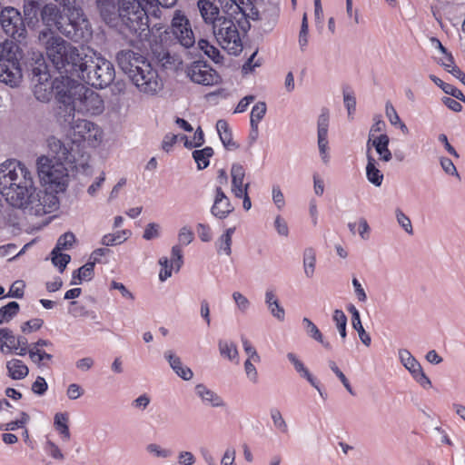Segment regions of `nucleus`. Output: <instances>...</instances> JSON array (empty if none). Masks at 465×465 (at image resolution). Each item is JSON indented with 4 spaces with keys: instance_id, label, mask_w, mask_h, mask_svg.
Segmentation results:
<instances>
[{
    "instance_id": "5",
    "label": "nucleus",
    "mask_w": 465,
    "mask_h": 465,
    "mask_svg": "<svg viewBox=\"0 0 465 465\" xmlns=\"http://www.w3.org/2000/svg\"><path fill=\"white\" fill-rule=\"evenodd\" d=\"M230 10L223 11V16L212 29L219 45L228 54L237 55L242 51V36L250 24L247 10Z\"/></svg>"
},
{
    "instance_id": "37",
    "label": "nucleus",
    "mask_w": 465,
    "mask_h": 465,
    "mask_svg": "<svg viewBox=\"0 0 465 465\" xmlns=\"http://www.w3.org/2000/svg\"><path fill=\"white\" fill-rule=\"evenodd\" d=\"M40 10V5L37 0H25L24 13L25 19L28 20V24L37 21L38 12Z\"/></svg>"
},
{
    "instance_id": "64",
    "label": "nucleus",
    "mask_w": 465,
    "mask_h": 465,
    "mask_svg": "<svg viewBox=\"0 0 465 465\" xmlns=\"http://www.w3.org/2000/svg\"><path fill=\"white\" fill-rule=\"evenodd\" d=\"M177 142V135L167 134L162 143V148L165 152H169Z\"/></svg>"
},
{
    "instance_id": "31",
    "label": "nucleus",
    "mask_w": 465,
    "mask_h": 465,
    "mask_svg": "<svg viewBox=\"0 0 465 465\" xmlns=\"http://www.w3.org/2000/svg\"><path fill=\"white\" fill-rule=\"evenodd\" d=\"M197 394L203 399V401L210 402L213 406L218 407L223 406V401L216 393L207 389L204 385L199 384L196 386Z\"/></svg>"
},
{
    "instance_id": "50",
    "label": "nucleus",
    "mask_w": 465,
    "mask_h": 465,
    "mask_svg": "<svg viewBox=\"0 0 465 465\" xmlns=\"http://www.w3.org/2000/svg\"><path fill=\"white\" fill-rule=\"evenodd\" d=\"M44 324V321L40 318L31 319L22 325L21 329L24 332H32L39 330Z\"/></svg>"
},
{
    "instance_id": "42",
    "label": "nucleus",
    "mask_w": 465,
    "mask_h": 465,
    "mask_svg": "<svg viewBox=\"0 0 465 465\" xmlns=\"http://www.w3.org/2000/svg\"><path fill=\"white\" fill-rule=\"evenodd\" d=\"M71 257L69 254L62 253L61 251L54 249L52 251V262L63 272L66 265L70 262Z\"/></svg>"
},
{
    "instance_id": "47",
    "label": "nucleus",
    "mask_w": 465,
    "mask_h": 465,
    "mask_svg": "<svg viewBox=\"0 0 465 465\" xmlns=\"http://www.w3.org/2000/svg\"><path fill=\"white\" fill-rule=\"evenodd\" d=\"M74 241H75V237H74V233L65 232L58 238L56 246L54 249H55L56 251L68 249L73 245Z\"/></svg>"
},
{
    "instance_id": "11",
    "label": "nucleus",
    "mask_w": 465,
    "mask_h": 465,
    "mask_svg": "<svg viewBox=\"0 0 465 465\" xmlns=\"http://www.w3.org/2000/svg\"><path fill=\"white\" fill-rule=\"evenodd\" d=\"M19 46L13 41L0 44V81L16 86L22 78L18 58Z\"/></svg>"
},
{
    "instance_id": "34",
    "label": "nucleus",
    "mask_w": 465,
    "mask_h": 465,
    "mask_svg": "<svg viewBox=\"0 0 465 465\" xmlns=\"http://www.w3.org/2000/svg\"><path fill=\"white\" fill-rule=\"evenodd\" d=\"M266 110L267 107L264 102H259L253 105L251 112V126L255 132H257L259 123L264 117Z\"/></svg>"
},
{
    "instance_id": "48",
    "label": "nucleus",
    "mask_w": 465,
    "mask_h": 465,
    "mask_svg": "<svg viewBox=\"0 0 465 465\" xmlns=\"http://www.w3.org/2000/svg\"><path fill=\"white\" fill-rule=\"evenodd\" d=\"M29 420V416L25 413H22V418L20 420H13L10 422H7L5 424H2L0 426L1 430H15L18 428L24 427V425Z\"/></svg>"
},
{
    "instance_id": "38",
    "label": "nucleus",
    "mask_w": 465,
    "mask_h": 465,
    "mask_svg": "<svg viewBox=\"0 0 465 465\" xmlns=\"http://www.w3.org/2000/svg\"><path fill=\"white\" fill-rule=\"evenodd\" d=\"M29 357L32 361L39 367L45 365V361H50L53 356L37 346H32L28 351Z\"/></svg>"
},
{
    "instance_id": "49",
    "label": "nucleus",
    "mask_w": 465,
    "mask_h": 465,
    "mask_svg": "<svg viewBox=\"0 0 465 465\" xmlns=\"http://www.w3.org/2000/svg\"><path fill=\"white\" fill-rule=\"evenodd\" d=\"M271 416H272V419L273 420V424L274 426L280 430L282 432H287L288 431V427H287V424L285 422V420H283L281 412L279 410L277 409H273L271 411Z\"/></svg>"
},
{
    "instance_id": "6",
    "label": "nucleus",
    "mask_w": 465,
    "mask_h": 465,
    "mask_svg": "<svg viewBox=\"0 0 465 465\" xmlns=\"http://www.w3.org/2000/svg\"><path fill=\"white\" fill-rule=\"evenodd\" d=\"M34 94L38 101L48 102L54 94L55 99L65 106L70 101V85L72 78L69 76L56 77L51 81L47 65L43 57L35 61V66L32 69Z\"/></svg>"
},
{
    "instance_id": "21",
    "label": "nucleus",
    "mask_w": 465,
    "mask_h": 465,
    "mask_svg": "<svg viewBox=\"0 0 465 465\" xmlns=\"http://www.w3.org/2000/svg\"><path fill=\"white\" fill-rule=\"evenodd\" d=\"M389 136L385 134H381L374 138H369L367 142V154L371 153V147H373L380 154L381 160L389 162L392 157L389 150Z\"/></svg>"
},
{
    "instance_id": "44",
    "label": "nucleus",
    "mask_w": 465,
    "mask_h": 465,
    "mask_svg": "<svg viewBox=\"0 0 465 465\" xmlns=\"http://www.w3.org/2000/svg\"><path fill=\"white\" fill-rule=\"evenodd\" d=\"M127 233H128V232H126V231H121V232H117L115 233L105 234L102 238V244L110 246V245L122 243L124 241L126 240Z\"/></svg>"
},
{
    "instance_id": "28",
    "label": "nucleus",
    "mask_w": 465,
    "mask_h": 465,
    "mask_svg": "<svg viewBox=\"0 0 465 465\" xmlns=\"http://www.w3.org/2000/svg\"><path fill=\"white\" fill-rule=\"evenodd\" d=\"M94 273V262H88L77 271L73 272V284L81 283L82 281H89Z\"/></svg>"
},
{
    "instance_id": "4",
    "label": "nucleus",
    "mask_w": 465,
    "mask_h": 465,
    "mask_svg": "<svg viewBox=\"0 0 465 465\" xmlns=\"http://www.w3.org/2000/svg\"><path fill=\"white\" fill-rule=\"evenodd\" d=\"M116 61L140 92L153 94L162 89L157 70L144 56L132 50H122L117 53Z\"/></svg>"
},
{
    "instance_id": "43",
    "label": "nucleus",
    "mask_w": 465,
    "mask_h": 465,
    "mask_svg": "<svg viewBox=\"0 0 465 465\" xmlns=\"http://www.w3.org/2000/svg\"><path fill=\"white\" fill-rule=\"evenodd\" d=\"M302 324L307 334L315 341L323 343V336L318 327L308 318H303Z\"/></svg>"
},
{
    "instance_id": "56",
    "label": "nucleus",
    "mask_w": 465,
    "mask_h": 465,
    "mask_svg": "<svg viewBox=\"0 0 465 465\" xmlns=\"http://www.w3.org/2000/svg\"><path fill=\"white\" fill-rule=\"evenodd\" d=\"M443 92L447 94L453 96L454 98L465 102V96L462 92L450 84H444Z\"/></svg>"
},
{
    "instance_id": "54",
    "label": "nucleus",
    "mask_w": 465,
    "mask_h": 465,
    "mask_svg": "<svg viewBox=\"0 0 465 465\" xmlns=\"http://www.w3.org/2000/svg\"><path fill=\"white\" fill-rule=\"evenodd\" d=\"M25 284L23 282H15L6 295V297L22 298L24 296Z\"/></svg>"
},
{
    "instance_id": "29",
    "label": "nucleus",
    "mask_w": 465,
    "mask_h": 465,
    "mask_svg": "<svg viewBox=\"0 0 465 465\" xmlns=\"http://www.w3.org/2000/svg\"><path fill=\"white\" fill-rule=\"evenodd\" d=\"M213 155V149L210 146H206L201 150H194L193 152V157L197 163L199 170H203L208 167L210 163V158Z\"/></svg>"
},
{
    "instance_id": "25",
    "label": "nucleus",
    "mask_w": 465,
    "mask_h": 465,
    "mask_svg": "<svg viewBox=\"0 0 465 465\" xmlns=\"http://www.w3.org/2000/svg\"><path fill=\"white\" fill-rule=\"evenodd\" d=\"M8 376L13 380H23L29 372L26 364L19 359H11L6 362Z\"/></svg>"
},
{
    "instance_id": "36",
    "label": "nucleus",
    "mask_w": 465,
    "mask_h": 465,
    "mask_svg": "<svg viewBox=\"0 0 465 465\" xmlns=\"http://www.w3.org/2000/svg\"><path fill=\"white\" fill-rule=\"evenodd\" d=\"M199 48L213 61L219 63L222 61L223 56L220 54L218 48L211 45L209 41L205 39H200L198 42Z\"/></svg>"
},
{
    "instance_id": "52",
    "label": "nucleus",
    "mask_w": 465,
    "mask_h": 465,
    "mask_svg": "<svg viewBox=\"0 0 465 465\" xmlns=\"http://www.w3.org/2000/svg\"><path fill=\"white\" fill-rule=\"evenodd\" d=\"M28 341L25 336L16 337L15 353L20 356H25L28 353Z\"/></svg>"
},
{
    "instance_id": "32",
    "label": "nucleus",
    "mask_w": 465,
    "mask_h": 465,
    "mask_svg": "<svg viewBox=\"0 0 465 465\" xmlns=\"http://www.w3.org/2000/svg\"><path fill=\"white\" fill-rule=\"evenodd\" d=\"M351 311L352 312L351 322L353 328L358 331L360 339L362 341V343H364L366 346H369L371 344V337L365 331L361 325L359 312L356 310L354 306H351Z\"/></svg>"
},
{
    "instance_id": "41",
    "label": "nucleus",
    "mask_w": 465,
    "mask_h": 465,
    "mask_svg": "<svg viewBox=\"0 0 465 465\" xmlns=\"http://www.w3.org/2000/svg\"><path fill=\"white\" fill-rule=\"evenodd\" d=\"M219 350L222 356L229 359L234 360L238 356L237 347L232 342H228L226 341H219Z\"/></svg>"
},
{
    "instance_id": "26",
    "label": "nucleus",
    "mask_w": 465,
    "mask_h": 465,
    "mask_svg": "<svg viewBox=\"0 0 465 465\" xmlns=\"http://www.w3.org/2000/svg\"><path fill=\"white\" fill-rule=\"evenodd\" d=\"M289 361L293 364L296 371L300 373V375L305 378L314 388L318 390L320 395L323 397L322 391L320 390L316 379L311 374L308 369L304 366V364L295 356V354L290 352L287 355Z\"/></svg>"
},
{
    "instance_id": "63",
    "label": "nucleus",
    "mask_w": 465,
    "mask_h": 465,
    "mask_svg": "<svg viewBox=\"0 0 465 465\" xmlns=\"http://www.w3.org/2000/svg\"><path fill=\"white\" fill-rule=\"evenodd\" d=\"M67 396L71 400H76L84 394L83 389L76 383H72L67 389Z\"/></svg>"
},
{
    "instance_id": "2",
    "label": "nucleus",
    "mask_w": 465,
    "mask_h": 465,
    "mask_svg": "<svg viewBox=\"0 0 465 465\" xmlns=\"http://www.w3.org/2000/svg\"><path fill=\"white\" fill-rule=\"evenodd\" d=\"M103 20L110 26H117L120 20L131 34L140 40L146 37L150 32L149 17L146 12L147 0H119L118 13L109 1L97 0Z\"/></svg>"
},
{
    "instance_id": "53",
    "label": "nucleus",
    "mask_w": 465,
    "mask_h": 465,
    "mask_svg": "<svg viewBox=\"0 0 465 465\" xmlns=\"http://www.w3.org/2000/svg\"><path fill=\"white\" fill-rule=\"evenodd\" d=\"M242 341L243 349L248 355V359L252 360L255 362L260 361V356L258 355L255 348L251 344V342L245 338H242Z\"/></svg>"
},
{
    "instance_id": "20",
    "label": "nucleus",
    "mask_w": 465,
    "mask_h": 465,
    "mask_svg": "<svg viewBox=\"0 0 465 465\" xmlns=\"http://www.w3.org/2000/svg\"><path fill=\"white\" fill-rule=\"evenodd\" d=\"M160 264L163 268L160 271L159 278L162 282L165 281L172 275V267L174 265L176 267V271H179L183 261V253L182 248L179 245H174L172 248V265L169 267L168 259L166 257L160 259Z\"/></svg>"
},
{
    "instance_id": "18",
    "label": "nucleus",
    "mask_w": 465,
    "mask_h": 465,
    "mask_svg": "<svg viewBox=\"0 0 465 465\" xmlns=\"http://www.w3.org/2000/svg\"><path fill=\"white\" fill-rule=\"evenodd\" d=\"M400 357L404 366L410 371L415 381L423 388L430 386V381L423 372L420 364L410 354L408 351H400Z\"/></svg>"
},
{
    "instance_id": "8",
    "label": "nucleus",
    "mask_w": 465,
    "mask_h": 465,
    "mask_svg": "<svg viewBox=\"0 0 465 465\" xmlns=\"http://www.w3.org/2000/svg\"><path fill=\"white\" fill-rule=\"evenodd\" d=\"M45 49L47 57L58 70H64L73 75L74 67H77L83 59L86 48L82 46L79 49L61 37L52 36L46 42Z\"/></svg>"
},
{
    "instance_id": "22",
    "label": "nucleus",
    "mask_w": 465,
    "mask_h": 465,
    "mask_svg": "<svg viewBox=\"0 0 465 465\" xmlns=\"http://www.w3.org/2000/svg\"><path fill=\"white\" fill-rule=\"evenodd\" d=\"M197 5L204 23L212 25V28L223 16L219 7L210 0H199Z\"/></svg>"
},
{
    "instance_id": "30",
    "label": "nucleus",
    "mask_w": 465,
    "mask_h": 465,
    "mask_svg": "<svg viewBox=\"0 0 465 465\" xmlns=\"http://www.w3.org/2000/svg\"><path fill=\"white\" fill-rule=\"evenodd\" d=\"M266 303L272 314L279 321H283L285 317L284 309L279 304L274 293L272 291L266 292Z\"/></svg>"
},
{
    "instance_id": "9",
    "label": "nucleus",
    "mask_w": 465,
    "mask_h": 465,
    "mask_svg": "<svg viewBox=\"0 0 465 465\" xmlns=\"http://www.w3.org/2000/svg\"><path fill=\"white\" fill-rule=\"evenodd\" d=\"M70 101L65 104L69 113L77 111L82 114L97 115L104 112V103L99 94L72 79L70 85Z\"/></svg>"
},
{
    "instance_id": "13",
    "label": "nucleus",
    "mask_w": 465,
    "mask_h": 465,
    "mask_svg": "<svg viewBox=\"0 0 465 465\" xmlns=\"http://www.w3.org/2000/svg\"><path fill=\"white\" fill-rule=\"evenodd\" d=\"M48 147L53 154V160L56 162L65 163L72 164L74 167H84L87 165L89 154L86 152L77 149L75 145L71 143L70 147L66 146L59 139L51 137L48 139Z\"/></svg>"
},
{
    "instance_id": "35",
    "label": "nucleus",
    "mask_w": 465,
    "mask_h": 465,
    "mask_svg": "<svg viewBox=\"0 0 465 465\" xmlns=\"http://www.w3.org/2000/svg\"><path fill=\"white\" fill-rule=\"evenodd\" d=\"M316 264V253L312 248H307L303 253V268L307 277H312Z\"/></svg>"
},
{
    "instance_id": "59",
    "label": "nucleus",
    "mask_w": 465,
    "mask_h": 465,
    "mask_svg": "<svg viewBox=\"0 0 465 465\" xmlns=\"http://www.w3.org/2000/svg\"><path fill=\"white\" fill-rule=\"evenodd\" d=\"M343 100H344V104L348 110L349 115L352 114L355 112V108H356V99H355L354 95L344 91Z\"/></svg>"
},
{
    "instance_id": "7",
    "label": "nucleus",
    "mask_w": 465,
    "mask_h": 465,
    "mask_svg": "<svg viewBox=\"0 0 465 465\" xmlns=\"http://www.w3.org/2000/svg\"><path fill=\"white\" fill-rule=\"evenodd\" d=\"M82 58L77 67H74L73 76L95 88H104L114 82V66L109 60L88 47Z\"/></svg>"
},
{
    "instance_id": "46",
    "label": "nucleus",
    "mask_w": 465,
    "mask_h": 465,
    "mask_svg": "<svg viewBox=\"0 0 465 465\" xmlns=\"http://www.w3.org/2000/svg\"><path fill=\"white\" fill-rule=\"evenodd\" d=\"M386 116L392 125L401 124V129H407L406 125L401 122V118L391 103L387 102L385 106Z\"/></svg>"
},
{
    "instance_id": "14",
    "label": "nucleus",
    "mask_w": 465,
    "mask_h": 465,
    "mask_svg": "<svg viewBox=\"0 0 465 465\" xmlns=\"http://www.w3.org/2000/svg\"><path fill=\"white\" fill-rule=\"evenodd\" d=\"M0 24L5 33L14 39H24L26 35L25 19L15 7H5L0 14Z\"/></svg>"
},
{
    "instance_id": "39",
    "label": "nucleus",
    "mask_w": 465,
    "mask_h": 465,
    "mask_svg": "<svg viewBox=\"0 0 465 465\" xmlns=\"http://www.w3.org/2000/svg\"><path fill=\"white\" fill-rule=\"evenodd\" d=\"M20 306L16 302H11L0 308V323L8 322L19 312Z\"/></svg>"
},
{
    "instance_id": "24",
    "label": "nucleus",
    "mask_w": 465,
    "mask_h": 465,
    "mask_svg": "<svg viewBox=\"0 0 465 465\" xmlns=\"http://www.w3.org/2000/svg\"><path fill=\"white\" fill-rule=\"evenodd\" d=\"M216 130L225 149L232 151L239 147L232 139V134L227 121L223 119L218 120L216 123Z\"/></svg>"
},
{
    "instance_id": "10",
    "label": "nucleus",
    "mask_w": 465,
    "mask_h": 465,
    "mask_svg": "<svg viewBox=\"0 0 465 465\" xmlns=\"http://www.w3.org/2000/svg\"><path fill=\"white\" fill-rule=\"evenodd\" d=\"M65 163L56 162L47 156L37 159L38 175L44 185L54 192H64L67 186L68 173Z\"/></svg>"
},
{
    "instance_id": "40",
    "label": "nucleus",
    "mask_w": 465,
    "mask_h": 465,
    "mask_svg": "<svg viewBox=\"0 0 465 465\" xmlns=\"http://www.w3.org/2000/svg\"><path fill=\"white\" fill-rule=\"evenodd\" d=\"M235 232V228H228L225 232L219 239L218 252H223L225 254L230 255L232 252V237Z\"/></svg>"
},
{
    "instance_id": "17",
    "label": "nucleus",
    "mask_w": 465,
    "mask_h": 465,
    "mask_svg": "<svg viewBox=\"0 0 465 465\" xmlns=\"http://www.w3.org/2000/svg\"><path fill=\"white\" fill-rule=\"evenodd\" d=\"M234 211V206L229 197L224 193L222 187L215 189L213 203L211 207V213L221 220L227 218Z\"/></svg>"
},
{
    "instance_id": "23",
    "label": "nucleus",
    "mask_w": 465,
    "mask_h": 465,
    "mask_svg": "<svg viewBox=\"0 0 465 465\" xmlns=\"http://www.w3.org/2000/svg\"><path fill=\"white\" fill-rule=\"evenodd\" d=\"M329 111L323 109L318 119V146L323 159L328 149Z\"/></svg>"
},
{
    "instance_id": "19",
    "label": "nucleus",
    "mask_w": 465,
    "mask_h": 465,
    "mask_svg": "<svg viewBox=\"0 0 465 465\" xmlns=\"http://www.w3.org/2000/svg\"><path fill=\"white\" fill-rule=\"evenodd\" d=\"M245 168L240 163H233L231 168V192L234 196H241L250 188V183L245 182Z\"/></svg>"
},
{
    "instance_id": "33",
    "label": "nucleus",
    "mask_w": 465,
    "mask_h": 465,
    "mask_svg": "<svg viewBox=\"0 0 465 465\" xmlns=\"http://www.w3.org/2000/svg\"><path fill=\"white\" fill-rule=\"evenodd\" d=\"M54 425L59 434L65 440L70 439V430L68 427V415L66 413H56Z\"/></svg>"
},
{
    "instance_id": "61",
    "label": "nucleus",
    "mask_w": 465,
    "mask_h": 465,
    "mask_svg": "<svg viewBox=\"0 0 465 465\" xmlns=\"http://www.w3.org/2000/svg\"><path fill=\"white\" fill-rule=\"evenodd\" d=\"M232 298L241 311L244 312L247 310L250 302L245 296H243L242 293L238 292H235L232 294Z\"/></svg>"
},
{
    "instance_id": "57",
    "label": "nucleus",
    "mask_w": 465,
    "mask_h": 465,
    "mask_svg": "<svg viewBox=\"0 0 465 465\" xmlns=\"http://www.w3.org/2000/svg\"><path fill=\"white\" fill-rule=\"evenodd\" d=\"M178 239L180 243L187 245L193 242V233L189 228L183 227L178 234Z\"/></svg>"
},
{
    "instance_id": "55",
    "label": "nucleus",
    "mask_w": 465,
    "mask_h": 465,
    "mask_svg": "<svg viewBox=\"0 0 465 465\" xmlns=\"http://www.w3.org/2000/svg\"><path fill=\"white\" fill-rule=\"evenodd\" d=\"M47 388L48 385L45 380L41 376H38L32 385V391L38 395L45 394V391H47Z\"/></svg>"
},
{
    "instance_id": "1",
    "label": "nucleus",
    "mask_w": 465,
    "mask_h": 465,
    "mask_svg": "<svg viewBox=\"0 0 465 465\" xmlns=\"http://www.w3.org/2000/svg\"><path fill=\"white\" fill-rule=\"evenodd\" d=\"M0 193L11 206L20 209L39 201L31 171L15 159L1 164Z\"/></svg>"
},
{
    "instance_id": "15",
    "label": "nucleus",
    "mask_w": 465,
    "mask_h": 465,
    "mask_svg": "<svg viewBox=\"0 0 465 465\" xmlns=\"http://www.w3.org/2000/svg\"><path fill=\"white\" fill-rule=\"evenodd\" d=\"M170 31L177 43L185 48H189L194 45L195 37L191 23L181 10L174 12Z\"/></svg>"
},
{
    "instance_id": "45",
    "label": "nucleus",
    "mask_w": 465,
    "mask_h": 465,
    "mask_svg": "<svg viewBox=\"0 0 465 465\" xmlns=\"http://www.w3.org/2000/svg\"><path fill=\"white\" fill-rule=\"evenodd\" d=\"M333 322L336 323L337 329L342 338L346 337L347 317L341 310H335L332 316Z\"/></svg>"
},
{
    "instance_id": "58",
    "label": "nucleus",
    "mask_w": 465,
    "mask_h": 465,
    "mask_svg": "<svg viewBox=\"0 0 465 465\" xmlns=\"http://www.w3.org/2000/svg\"><path fill=\"white\" fill-rule=\"evenodd\" d=\"M274 226L278 233L282 236H288L289 228L286 221L280 215L275 218Z\"/></svg>"
},
{
    "instance_id": "27",
    "label": "nucleus",
    "mask_w": 465,
    "mask_h": 465,
    "mask_svg": "<svg viewBox=\"0 0 465 465\" xmlns=\"http://www.w3.org/2000/svg\"><path fill=\"white\" fill-rule=\"evenodd\" d=\"M368 163L366 166V175L371 183L376 186H380L383 181V174L376 167V160L371 155V153H368Z\"/></svg>"
},
{
    "instance_id": "12",
    "label": "nucleus",
    "mask_w": 465,
    "mask_h": 465,
    "mask_svg": "<svg viewBox=\"0 0 465 465\" xmlns=\"http://www.w3.org/2000/svg\"><path fill=\"white\" fill-rule=\"evenodd\" d=\"M71 142L77 149L84 151V144L95 147L103 138L102 129L93 122L78 119L72 124L69 133Z\"/></svg>"
},
{
    "instance_id": "62",
    "label": "nucleus",
    "mask_w": 465,
    "mask_h": 465,
    "mask_svg": "<svg viewBox=\"0 0 465 465\" xmlns=\"http://www.w3.org/2000/svg\"><path fill=\"white\" fill-rule=\"evenodd\" d=\"M46 450L48 451L49 455L51 457H53L54 459H56V460L64 459V455H63L61 450L59 449V447L52 441H47Z\"/></svg>"
},
{
    "instance_id": "3",
    "label": "nucleus",
    "mask_w": 465,
    "mask_h": 465,
    "mask_svg": "<svg viewBox=\"0 0 465 465\" xmlns=\"http://www.w3.org/2000/svg\"><path fill=\"white\" fill-rule=\"evenodd\" d=\"M43 23L51 30H56L74 42H80L90 35V25L81 8L62 9L53 4L41 11Z\"/></svg>"
},
{
    "instance_id": "16",
    "label": "nucleus",
    "mask_w": 465,
    "mask_h": 465,
    "mask_svg": "<svg viewBox=\"0 0 465 465\" xmlns=\"http://www.w3.org/2000/svg\"><path fill=\"white\" fill-rule=\"evenodd\" d=\"M186 74L192 82L202 85H215L221 82L219 74L203 61L191 64L186 69Z\"/></svg>"
},
{
    "instance_id": "51",
    "label": "nucleus",
    "mask_w": 465,
    "mask_h": 465,
    "mask_svg": "<svg viewBox=\"0 0 465 465\" xmlns=\"http://www.w3.org/2000/svg\"><path fill=\"white\" fill-rule=\"evenodd\" d=\"M196 232L203 242H207L212 240V230L208 224L198 223L196 226Z\"/></svg>"
},
{
    "instance_id": "60",
    "label": "nucleus",
    "mask_w": 465,
    "mask_h": 465,
    "mask_svg": "<svg viewBox=\"0 0 465 465\" xmlns=\"http://www.w3.org/2000/svg\"><path fill=\"white\" fill-rule=\"evenodd\" d=\"M397 220L407 232L412 233L411 220L401 210L397 211Z\"/></svg>"
}]
</instances>
